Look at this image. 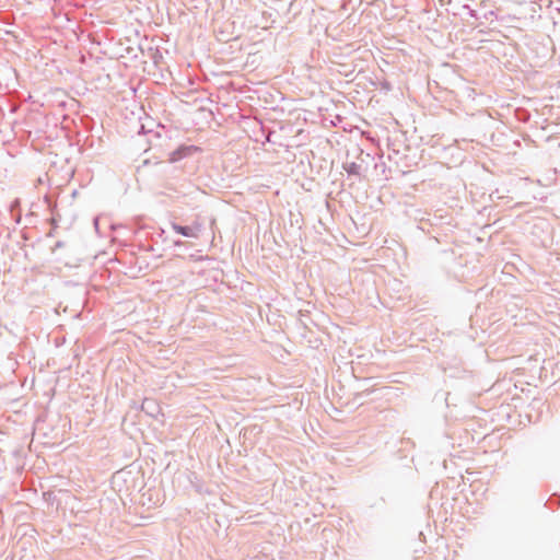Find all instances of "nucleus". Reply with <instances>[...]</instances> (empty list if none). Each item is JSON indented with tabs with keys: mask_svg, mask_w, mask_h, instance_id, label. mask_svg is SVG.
<instances>
[{
	"mask_svg": "<svg viewBox=\"0 0 560 560\" xmlns=\"http://www.w3.org/2000/svg\"><path fill=\"white\" fill-rule=\"evenodd\" d=\"M172 229L176 233H178L185 237L198 238L200 233L203 230V225L198 220H195L190 225H180V224L173 222Z\"/></svg>",
	"mask_w": 560,
	"mask_h": 560,
	"instance_id": "nucleus-1",
	"label": "nucleus"
},
{
	"mask_svg": "<svg viewBox=\"0 0 560 560\" xmlns=\"http://www.w3.org/2000/svg\"><path fill=\"white\" fill-rule=\"evenodd\" d=\"M343 170L353 176L361 177L362 176V166L357 162H347L343 164Z\"/></svg>",
	"mask_w": 560,
	"mask_h": 560,
	"instance_id": "nucleus-2",
	"label": "nucleus"
},
{
	"mask_svg": "<svg viewBox=\"0 0 560 560\" xmlns=\"http://www.w3.org/2000/svg\"><path fill=\"white\" fill-rule=\"evenodd\" d=\"M192 150H197V148H195V147H182V148L175 150L172 153L171 160L173 162H176V161L183 159L184 156L188 155Z\"/></svg>",
	"mask_w": 560,
	"mask_h": 560,
	"instance_id": "nucleus-3",
	"label": "nucleus"
},
{
	"mask_svg": "<svg viewBox=\"0 0 560 560\" xmlns=\"http://www.w3.org/2000/svg\"><path fill=\"white\" fill-rule=\"evenodd\" d=\"M490 16H497L494 11H489L483 14V18L488 20Z\"/></svg>",
	"mask_w": 560,
	"mask_h": 560,
	"instance_id": "nucleus-4",
	"label": "nucleus"
},
{
	"mask_svg": "<svg viewBox=\"0 0 560 560\" xmlns=\"http://www.w3.org/2000/svg\"><path fill=\"white\" fill-rule=\"evenodd\" d=\"M153 404V401L149 400V399H144V401L142 402V409H147V407H149V405Z\"/></svg>",
	"mask_w": 560,
	"mask_h": 560,
	"instance_id": "nucleus-5",
	"label": "nucleus"
},
{
	"mask_svg": "<svg viewBox=\"0 0 560 560\" xmlns=\"http://www.w3.org/2000/svg\"><path fill=\"white\" fill-rule=\"evenodd\" d=\"M61 245H62L61 242H57V244H56L57 247H61Z\"/></svg>",
	"mask_w": 560,
	"mask_h": 560,
	"instance_id": "nucleus-6",
	"label": "nucleus"
}]
</instances>
